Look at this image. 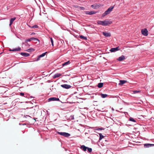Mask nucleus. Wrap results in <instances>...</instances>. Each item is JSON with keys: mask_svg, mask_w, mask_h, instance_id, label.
<instances>
[{"mask_svg": "<svg viewBox=\"0 0 154 154\" xmlns=\"http://www.w3.org/2000/svg\"><path fill=\"white\" fill-rule=\"evenodd\" d=\"M97 24L99 25H100L103 26H106L109 24H111L112 22V21L108 20H105L104 21H98L97 22Z\"/></svg>", "mask_w": 154, "mask_h": 154, "instance_id": "nucleus-1", "label": "nucleus"}, {"mask_svg": "<svg viewBox=\"0 0 154 154\" xmlns=\"http://www.w3.org/2000/svg\"><path fill=\"white\" fill-rule=\"evenodd\" d=\"M114 6H111L109 7L105 12L102 14V17H105L106 15L109 14L112 11L114 8Z\"/></svg>", "mask_w": 154, "mask_h": 154, "instance_id": "nucleus-2", "label": "nucleus"}, {"mask_svg": "<svg viewBox=\"0 0 154 154\" xmlns=\"http://www.w3.org/2000/svg\"><path fill=\"white\" fill-rule=\"evenodd\" d=\"M19 95L22 97H23L27 98H34L33 97L30 96V94L26 92H21L19 93Z\"/></svg>", "mask_w": 154, "mask_h": 154, "instance_id": "nucleus-3", "label": "nucleus"}, {"mask_svg": "<svg viewBox=\"0 0 154 154\" xmlns=\"http://www.w3.org/2000/svg\"><path fill=\"white\" fill-rule=\"evenodd\" d=\"M141 32L142 34L145 36H147L148 35V30L146 28L142 29L141 30Z\"/></svg>", "mask_w": 154, "mask_h": 154, "instance_id": "nucleus-4", "label": "nucleus"}, {"mask_svg": "<svg viewBox=\"0 0 154 154\" xmlns=\"http://www.w3.org/2000/svg\"><path fill=\"white\" fill-rule=\"evenodd\" d=\"M35 109H31L28 111V114L30 115L33 116L34 115V113L35 112Z\"/></svg>", "mask_w": 154, "mask_h": 154, "instance_id": "nucleus-5", "label": "nucleus"}, {"mask_svg": "<svg viewBox=\"0 0 154 154\" xmlns=\"http://www.w3.org/2000/svg\"><path fill=\"white\" fill-rule=\"evenodd\" d=\"M84 13H85L86 14L91 15L96 14L97 12L94 11H85Z\"/></svg>", "mask_w": 154, "mask_h": 154, "instance_id": "nucleus-6", "label": "nucleus"}, {"mask_svg": "<svg viewBox=\"0 0 154 154\" xmlns=\"http://www.w3.org/2000/svg\"><path fill=\"white\" fill-rule=\"evenodd\" d=\"M48 101V102L51 101H60V99L59 98H56L55 97H52L50 98H49Z\"/></svg>", "mask_w": 154, "mask_h": 154, "instance_id": "nucleus-7", "label": "nucleus"}, {"mask_svg": "<svg viewBox=\"0 0 154 154\" xmlns=\"http://www.w3.org/2000/svg\"><path fill=\"white\" fill-rule=\"evenodd\" d=\"M119 46H118L116 48H112L110 49V51L111 52H115L120 49H119Z\"/></svg>", "mask_w": 154, "mask_h": 154, "instance_id": "nucleus-8", "label": "nucleus"}, {"mask_svg": "<svg viewBox=\"0 0 154 154\" xmlns=\"http://www.w3.org/2000/svg\"><path fill=\"white\" fill-rule=\"evenodd\" d=\"M61 86L64 88L68 89L71 87V86L67 84H63L61 85Z\"/></svg>", "mask_w": 154, "mask_h": 154, "instance_id": "nucleus-9", "label": "nucleus"}, {"mask_svg": "<svg viewBox=\"0 0 154 154\" xmlns=\"http://www.w3.org/2000/svg\"><path fill=\"white\" fill-rule=\"evenodd\" d=\"M103 34L106 37H109L111 36V34L110 32H103Z\"/></svg>", "mask_w": 154, "mask_h": 154, "instance_id": "nucleus-10", "label": "nucleus"}, {"mask_svg": "<svg viewBox=\"0 0 154 154\" xmlns=\"http://www.w3.org/2000/svg\"><path fill=\"white\" fill-rule=\"evenodd\" d=\"M154 145L150 143H145L144 144V146L145 148H148L153 146Z\"/></svg>", "mask_w": 154, "mask_h": 154, "instance_id": "nucleus-11", "label": "nucleus"}, {"mask_svg": "<svg viewBox=\"0 0 154 154\" xmlns=\"http://www.w3.org/2000/svg\"><path fill=\"white\" fill-rule=\"evenodd\" d=\"M125 59V56L122 55L121 56L119 57L117 60L119 61H121Z\"/></svg>", "mask_w": 154, "mask_h": 154, "instance_id": "nucleus-12", "label": "nucleus"}, {"mask_svg": "<svg viewBox=\"0 0 154 154\" xmlns=\"http://www.w3.org/2000/svg\"><path fill=\"white\" fill-rule=\"evenodd\" d=\"M21 50V48L19 47L17 48H14L13 49H10L9 50L10 51H20Z\"/></svg>", "mask_w": 154, "mask_h": 154, "instance_id": "nucleus-13", "label": "nucleus"}, {"mask_svg": "<svg viewBox=\"0 0 154 154\" xmlns=\"http://www.w3.org/2000/svg\"><path fill=\"white\" fill-rule=\"evenodd\" d=\"M20 54L23 56H24L25 57H28L29 56V53H24V52H21L20 53Z\"/></svg>", "mask_w": 154, "mask_h": 154, "instance_id": "nucleus-14", "label": "nucleus"}, {"mask_svg": "<svg viewBox=\"0 0 154 154\" xmlns=\"http://www.w3.org/2000/svg\"><path fill=\"white\" fill-rule=\"evenodd\" d=\"M61 75V74L60 73H57L55 74L54 75V76H53V78L54 79H55L56 78L59 77Z\"/></svg>", "mask_w": 154, "mask_h": 154, "instance_id": "nucleus-15", "label": "nucleus"}, {"mask_svg": "<svg viewBox=\"0 0 154 154\" xmlns=\"http://www.w3.org/2000/svg\"><path fill=\"white\" fill-rule=\"evenodd\" d=\"M16 18V17H14L13 18H11L10 19V23L9 24V26H11L12 24L13 23L14 21L15 20Z\"/></svg>", "mask_w": 154, "mask_h": 154, "instance_id": "nucleus-16", "label": "nucleus"}, {"mask_svg": "<svg viewBox=\"0 0 154 154\" xmlns=\"http://www.w3.org/2000/svg\"><path fill=\"white\" fill-rule=\"evenodd\" d=\"M120 82L119 84V85H122L127 82V81L125 80H121L119 81Z\"/></svg>", "mask_w": 154, "mask_h": 154, "instance_id": "nucleus-17", "label": "nucleus"}, {"mask_svg": "<svg viewBox=\"0 0 154 154\" xmlns=\"http://www.w3.org/2000/svg\"><path fill=\"white\" fill-rule=\"evenodd\" d=\"M80 148L82 150L84 151H86L87 149V148H88L87 147L85 146L84 145L81 146Z\"/></svg>", "mask_w": 154, "mask_h": 154, "instance_id": "nucleus-18", "label": "nucleus"}, {"mask_svg": "<svg viewBox=\"0 0 154 154\" xmlns=\"http://www.w3.org/2000/svg\"><path fill=\"white\" fill-rule=\"evenodd\" d=\"M70 63V62L69 60L66 62H64L62 64V65L63 66H67Z\"/></svg>", "mask_w": 154, "mask_h": 154, "instance_id": "nucleus-19", "label": "nucleus"}, {"mask_svg": "<svg viewBox=\"0 0 154 154\" xmlns=\"http://www.w3.org/2000/svg\"><path fill=\"white\" fill-rule=\"evenodd\" d=\"M63 136L65 137H67L70 136V134L68 133L64 132Z\"/></svg>", "mask_w": 154, "mask_h": 154, "instance_id": "nucleus-20", "label": "nucleus"}, {"mask_svg": "<svg viewBox=\"0 0 154 154\" xmlns=\"http://www.w3.org/2000/svg\"><path fill=\"white\" fill-rule=\"evenodd\" d=\"M108 96V95L106 94H100V96L102 98H105L107 97Z\"/></svg>", "mask_w": 154, "mask_h": 154, "instance_id": "nucleus-21", "label": "nucleus"}, {"mask_svg": "<svg viewBox=\"0 0 154 154\" xmlns=\"http://www.w3.org/2000/svg\"><path fill=\"white\" fill-rule=\"evenodd\" d=\"M79 38L82 39H83L85 40H87V37L84 36L82 35H80Z\"/></svg>", "mask_w": 154, "mask_h": 154, "instance_id": "nucleus-22", "label": "nucleus"}, {"mask_svg": "<svg viewBox=\"0 0 154 154\" xmlns=\"http://www.w3.org/2000/svg\"><path fill=\"white\" fill-rule=\"evenodd\" d=\"M35 50L33 48H30L26 50V51L29 52H33L35 51Z\"/></svg>", "mask_w": 154, "mask_h": 154, "instance_id": "nucleus-23", "label": "nucleus"}, {"mask_svg": "<svg viewBox=\"0 0 154 154\" xmlns=\"http://www.w3.org/2000/svg\"><path fill=\"white\" fill-rule=\"evenodd\" d=\"M103 85V83H99L97 85V87L99 88H102Z\"/></svg>", "mask_w": 154, "mask_h": 154, "instance_id": "nucleus-24", "label": "nucleus"}, {"mask_svg": "<svg viewBox=\"0 0 154 154\" xmlns=\"http://www.w3.org/2000/svg\"><path fill=\"white\" fill-rule=\"evenodd\" d=\"M99 136H100V137L99 138V140H102L103 137L104 136L102 135V134L101 133H99Z\"/></svg>", "mask_w": 154, "mask_h": 154, "instance_id": "nucleus-25", "label": "nucleus"}, {"mask_svg": "<svg viewBox=\"0 0 154 154\" xmlns=\"http://www.w3.org/2000/svg\"><path fill=\"white\" fill-rule=\"evenodd\" d=\"M129 121H130L136 122V120L133 118L130 117L129 119Z\"/></svg>", "mask_w": 154, "mask_h": 154, "instance_id": "nucleus-26", "label": "nucleus"}, {"mask_svg": "<svg viewBox=\"0 0 154 154\" xmlns=\"http://www.w3.org/2000/svg\"><path fill=\"white\" fill-rule=\"evenodd\" d=\"M33 37L31 38H28L25 41V42H29L31 41L32 40H33Z\"/></svg>", "mask_w": 154, "mask_h": 154, "instance_id": "nucleus-27", "label": "nucleus"}, {"mask_svg": "<svg viewBox=\"0 0 154 154\" xmlns=\"http://www.w3.org/2000/svg\"><path fill=\"white\" fill-rule=\"evenodd\" d=\"M47 53V52H45V53H44L43 54H42L39 55V56L41 57H44L46 54Z\"/></svg>", "mask_w": 154, "mask_h": 154, "instance_id": "nucleus-28", "label": "nucleus"}, {"mask_svg": "<svg viewBox=\"0 0 154 154\" xmlns=\"http://www.w3.org/2000/svg\"><path fill=\"white\" fill-rule=\"evenodd\" d=\"M64 132H60L58 131H57L56 133L60 135L63 136Z\"/></svg>", "mask_w": 154, "mask_h": 154, "instance_id": "nucleus-29", "label": "nucleus"}, {"mask_svg": "<svg viewBox=\"0 0 154 154\" xmlns=\"http://www.w3.org/2000/svg\"><path fill=\"white\" fill-rule=\"evenodd\" d=\"M87 149H88V151L89 152H91L92 151V149L91 148H89L87 147Z\"/></svg>", "mask_w": 154, "mask_h": 154, "instance_id": "nucleus-30", "label": "nucleus"}, {"mask_svg": "<svg viewBox=\"0 0 154 154\" xmlns=\"http://www.w3.org/2000/svg\"><path fill=\"white\" fill-rule=\"evenodd\" d=\"M97 6L95 4H93L91 5V7L94 9H96Z\"/></svg>", "mask_w": 154, "mask_h": 154, "instance_id": "nucleus-31", "label": "nucleus"}, {"mask_svg": "<svg viewBox=\"0 0 154 154\" xmlns=\"http://www.w3.org/2000/svg\"><path fill=\"white\" fill-rule=\"evenodd\" d=\"M105 129L103 128H99L97 129H96L95 130H104Z\"/></svg>", "mask_w": 154, "mask_h": 154, "instance_id": "nucleus-32", "label": "nucleus"}, {"mask_svg": "<svg viewBox=\"0 0 154 154\" xmlns=\"http://www.w3.org/2000/svg\"><path fill=\"white\" fill-rule=\"evenodd\" d=\"M33 40L38 41V42L40 41L39 40L38 38H37L33 37Z\"/></svg>", "mask_w": 154, "mask_h": 154, "instance_id": "nucleus-33", "label": "nucleus"}, {"mask_svg": "<svg viewBox=\"0 0 154 154\" xmlns=\"http://www.w3.org/2000/svg\"><path fill=\"white\" fill-rule=\"evenodd\" d=\"M51 41L53 46H54L53 40L52 38H50Z\"/></svg>", "mask_w": 154, "mask_h": 154, "instance_id": "nucleus-34", "label": "nucleus"}, {"mask_svg": "<svg viewBox=\"0 0 154 154\" xmlns=\"http://www.w3.org/2000/svg\"><path fill=\"white\" fill-rule=\"evenodd\" d=\"M38 27V26L37 25H34L31 27L32 28H35Z\"/></svg>", "mask_w": 154, "mask_h": 154, "instance_id": "nucleus-35", "label": "nucleus"}, {"mask_svg": "<svg viewBox=\"0 0 154 154\" xmlns=\"http://www.w3.org/2000/svg\"><path fill=\"white\" fill-rule=\"evenodd\" d=\"M133 92L134 93L136 94L140 92V91L138 90H135L133 91Z\"/></svg>", "mask_w": 154, "mask_h": 154, "instance_id": "nucleus-36", "label": "nucleus"}, {"mask_svg": "<svg viewBox=\"0 0 154 154\" xmlns=\"http://www.w3.org/2000/svg\"><path fill=\"white\" fill-rule=\"evenodd\" d=\"M79 8H80V9L81 10H85V8L83 7H79Z\"/></svg>", "mask_w": 154, "mask_h": 154, "instance_id": "nucleus-37", "label": "nucleus"}, {"mask_svg": "<svg viewBox=\"0 0 154 154\" xmlns=\"http://www.w3.org/2000/svg\"><path fill=\"white\" fill-rule=\"evenodd\" d=\"M40 58L41 57L39 56H38L36 59V61H38L39 60H40Z\"/></svg>", "mask_w": 154, "mask_h": 154, "instance_id": "nucleus-38", "label": "nucleus"}, {"mask_svg": "<svg viewBox=\"0 0 154 154\" xmlns=\"http://www.w3.org/2000/svg\"><path fill=\"white\" fill-rule=\"evenodd\" d=\"M32 102H35V99L33 100H32Z\"/></svg>", "mask_w": 154, "mask_h": 154, "instance_id": "nucleus-39", "label": "nucleus"}, {"mask_svg": "<svg viewBox=\"0 0 154 154\" xmlns=\"http://www.w3.org/2000/svg\"><path fill=\"white\" fill-rule=\"evenodd\" d=\"M35 33H34V32H32V33L31 34V35H34L35 34Z\"/></svg>", "mask_w": 154, "mask_h": 154, "instance_id": "nucleus-40", "label": "nucleus"}, {"mask_svg": "<svg viewBox=\"0 0 154 154\" xmlns=\"http://www.w3.org/2000/svg\"><path fill=\"white\" fill-rule=\"evenodd\" d=\"M124 113L125 114V115L128 114V112H124Z\"/></svg>", "mask_w": 154, "mask_h": 154, "instance_id": "nucleus-41", "label": "nucleus"}, {"mask_svg": "<svg viewBox=\"0 0 154 154\" xmlns=\"http://www.w3.org/2000/svg\"><path fill=\"white\" fill-rule=\"evenodd\" d=\"M28 102L29 103H32L31 101H30V102ZM28 103V102H26V103Z\"/></svg>", "mask_w": 154, "mask_h": 154, "instance_id": "nucleus-42", "label": "nucleus"}, {"mask_svg": "<svg viewBox=\"0 0 154 154\" xmlns=\"http://www.w3.org/2000/svg\"><path fill=\"white\" fill-rule=\"evenodd\" d=\"M29 116V117H31L30 116Z\"/></svg>", "mask_w": 154, "mask_h": 154, "instance_id": "nucleus-43", "label": "nucleus"}, {"mask_svg": "<svg viewBox=\"0 0 154 154\" xmlns=\"http://www.w3.org/2000/svg\"><path fill=\"white\" fill-rule=\"evenodd\" d=\"M1 53H0V54H1Z\"/></svg>", "mask_w": 154, "mask_h": 154, "instance_id": "nucleus-44", "label": "nucleus"}]
</instances>
